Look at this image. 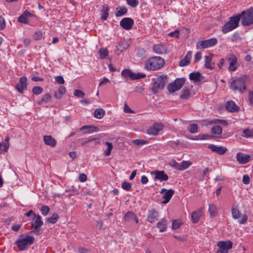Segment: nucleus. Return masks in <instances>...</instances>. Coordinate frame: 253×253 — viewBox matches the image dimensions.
<instances>
[{
	"label": "nucleus",
	"instance_id": "obj_1",
	"mask_svg": "<svg viewBox=\"0 0 253 253\" xmlns=\"http://www.w3.org/2000/svg\"><path fill=\"white\" fill-rule=\"evenodd\" d=\"M165 60L159 56H154L148 59L145 64V68L149 71H155L162 68L165 65Z\"/></svg>",
	"mask_w": 253,
	"mask_h": 253
},
{
	"label": "nucleus",
	"instance_id": "obj_2",
	"mask_svg": "<svg viewBox=\"0 0 253 253\" xmlns=\"http://www.w3.org/2000/svg\"><path fill=\"white\" fill-rule=\"evenodd\" d=\"M248 81V77L246 76H243L234 80L230 84V88L234 92L238 91L243 92L246 89V82Z\"/></svg>",
	"mask_w": 253,
	"mask_h": 253
},
{
	"label": "nucleus",
	"instance_id": "obj_3",
	"mask_svg": "<svg viewBox=\"0 0 253 253\" xmlns=\"http://www.w3.org/2000/svg\"><path fill=\"white\" fill-rule=\"evenodd\" d=\"M167 75H161L156 78H153V84L151 91L154 94H156L160 90L163 89L166 84L168 82Z\"/></svg>",
	"mask_w": 253,
	"mask_h": 253
},
{
	"label": "nucleus",
	"instance_id": "obj_4",
	"mask_svg": "<svg viewBox=\"0 0 253 253\" xmlns=\"http://www.w3.org/2000/svg\"><path fill=\"white\" fill-rule=\"evenodd\" d=\"M35 238L33 236L23 234L20 235L15 244L17 245L20 251L25 250L28 246L31 245L34 242Z\"/></svg>",
	"mask_w": 253,
	"mask_h": 253
},
{
	"label": "nucleus",
	"instance_id": "obj_5",
	"mask_svg": "<svg viewBox=\"0 0 253 253\" xmlns=\"http://www.w3.org/2000/svg\"><path fill=\"white\" fill-rule=\"evenodd\" d=\"M238 16L241 19V24L244 26H248L253 24V7L243 11Z\"/></svg>",
	"mask_w": 253,
	"mask_h": 253
},
{
	"label": "nucleus",
	"instance_id": "obj_6",
	"mask_svg": "<svg viewBox=\"0 0 253 253\" xmlns=\"http://www.w3.org/2000/svg\"><path fill=\"white\" fill-rule=\"evenodd\" d=\"M240 20V17H239L238 15L231 17L230 20L223 26L222 30V32L225 34L237 28L239 25Z\"/></svg>",
	"mask_w": 253,
	"mask_h": 253
},
{
	"label": "nucleus",
	"instance_id": "obj_7",
	"mask_svg": "<svg viewBox=\"0 0 253 253\" xmlns=\"http://www.w3.org/2000/svg\"><path fill=\"white\" fill-rule=\"evenodd\" d=\"M186 79L184 78L176 79L173 82L168 84V90L170 93H174L180 90L185 84Z\"/></svg>",
	"mask_w": 253,
	"mask_h": 253
},
{
	"label": "nucleus",
	"instance_id": "obj_8",
	"mask_svg": "<svg viewBox=\"0 0 253 253\" xmlns=\"http://www.w3.org/2000/svg\"><path fill=\"white\" fill-rule=\"evenodd\" d=\"M33 219H35V221L34 223H32L31 227L34 229L29 233L39 235L42 233L41 226L43 224V221L42 217L40 215L34 214Z\"/></svg>",
	"mask_w": 253,
	"mask_h": 253
},
{
	"label": "nucleus",
	"instance_id": "obj_9",
	"mask_svg": "<svg viewBox=\"0 0 253 253\" xmlns=\"http://www.w3.org/2000/svg\"><path fill=\"white\" fill-rule=\"evenodd\" d=\"M122 76L125 78H129L131 80L144 78L146 77L145 74L142 73H134L128 69H124L121 73Z\"/></svg>",
	"mask_w": 253,
	"mask_h": 253
},
{
	"label": "nucleus",
	"instance_id": "obj_10",
	"mask_svg": "<svg viewBox=\"0 0 253 253\" xmlns=\"http://www.w3.org/2000/svg\"><path fill=\"white\" fill-rule=\"evenodd\" d=\"M232 242L231 241H219L217 243V246L219 249L216 253H227L228 251L232 248Z\"/></svg>",
	"mask_w": 253,
	"mask_h": 253
},
{
	"label": "nucleus",
	"instance_id": "obj_11",
	"mask_svg": "<svg viewBox=\"0 0 253 253\" xmlns=\"http://www.w3.org/2000/svg\"><path fill=\"white\" fill-rule=\"evenodd\" d=\"M217 42L215 38H211L210 39L204 41H198L196 44L197 48L201 47L202 48H206L214 45Z\"/></svg>",
	"mask_w": 253,
	"mask_h": 253
},
{
	"label": "nucleus",
	"instance_id": "obj_12",
	"mask_svg": "<svg viewBox=\"0 0 253 253\" xmlns=\"http://www.w3.org/2000/svg\"><path fill=\"white\" fill-rule=\"evenodd\" d=\"M120 26L125 30H130L134 24L133 20L129 17H125L123 18L120 22Z\"/></svg>",
	"mask_w": 253,
	"mask_h": 253
},
{
	"label": "nucleus",
	"instance_id": "obj_13",
	"mask_svg": "<svg viewBox=\"0 0 253 253\" xmlns=\"http://www.w3.org/2000/svg\"><path fill=\"white\" fill-rule=\"evenodd\" d=\"M163 128L164 125L162 123L155 124L148 129L147 133L149 134L156 135Z\"/></svg>",
	"mask_w": 253,
	"mask_h": 253
},
{
	"label": "nucleus",
	"instance_id": "obj_14",
	"mask_svg": "<svg viewBox=\"0 0 253 253\" xmlns=\"http://www.w3.org/2000/svg\"><path fill=\"white\" fill-rule=\"evenodd\" d=\"M165 193L163 196V199H164L163 201V203L167 204L170 201L174 193V191L171 189L167 190L165 188H163L161 190V193Z\"/></svg>",
	"mask_w": 253,
	"mask_h": 253
},
{
	"label": "nucleus",
	"instance_id": "obj_15",
	"mask_svg": "<svg viewBox=\"0 0 253 253\" xmlns=\"http://www.w3.org/2000/svg\"><path fill=\"white\" fill-rule=\"evenodd\" d=\"M236 158L237 161L240 164H247L251 160L250 155L244 154L242 152H238L237 153Z\"/></svg>",
	"mask_w": 253,
	"mask_h": 253
},
{
	"label": "nucleus",
	"instance_id": "obj_16",
	"mask_svg": "<svg viewBox=\"0 0 253 253\" xmlns=\"http://www.w3.org/2000/svg\"><path fill=\"white\" fill-rule=\"evenodd\" d=\"M27 79L25 77H21L19 79V83L16 85V89L20 93H23V90L27 87Z\"/></svg>",
	"mask_w": 253,
	"mask_h": 253
},
{
	"label": "nucleus",
	"instance_id": "obj_17",
	"mask_svg": "<svg viewBox=\"0 0 253 253\" xmlns=\"http://www.w3.org/2000/svg\"><path fill=\"white\" fill-rule=\"evenodd\" d=\"M212 152H215L219 155H223L227 151V149L224 146H217L214 144H210L208 146Z\"/></svg>",
	"mask_w": 253,
	"mask_h": 253
},
{
	"label": "nucleus",
	"instance_id": "obj_18",
	"mask_svg": "<svg viewBox=\"0 0 253 253\" xmlns=\"http://www.w3.org/2000/svg\"><path fill=\"white\" fill-rule=\"evenodd\" d=\"M153 173L155 175V179L160 181H167L169 179L168 175L165 173L164 170H156Z\"/></svg>",
	"mask_w": 253,
	"mask_h": 253
},
{
	"label": "nucleus",
	"instance_id": "obj_19",
	"mask_svg": "<svg viewBox=\"0 0 253 253\" xmlns=\"http://www.w3.org/2000/svg\"><path fill=\"white\" fill-rule=\"evenodd\" d=\"M230 61L229 66V70L230 71H235L237 69V58L234 55H231L228 58Z\"/></svg>",
	"mask_w": 253,
	"mask_h": 253
},
{
	"label": "nucleus",
	"instance_id": "obj_20",
	"mask_svg": "<svg viewBox=\"0 0 253 253\" xmlns=\"http://www.w3.org/2000/svg\"><path fill=\"white\" fill-rule=\"evenodd\" d=\"M225 108L227 111L230 112H235L239 110V107L236 105L233 101H228L225 103Z\"/></svg>",
	"mask_w": 253,
	"mask_h": 253
},
{
	"label": "nucleus",
	"instance_id": "obj_21",
	"mask_svg": "<svg viewBox=\"0 0 253 253\" xmlns=\"http://www.w3.org/2000/svg\"><path fill=\"white\" fill-rule=\"evenodd\" d=\"M44 143L52 147L56 145V140L51 135H45L43 138Z\"/></svg>",
	"mask_w": 253,
	"mask_h": 253
},
{
	"label": "nucleus",
	"instance_id": "obj_22",
	"mask_svg": "<svg viewBox=\"0 0 253 253\" xmlns=\"http://www.w3.org/2000/svg\"><path fill=\"white\" fill-rule=\"evenodd\" d=\"M158 217V212L155 211V210H152L150 211L149 212L147 217V220L149 222L153 223L155 221L157 220Z\"/></svg>",
	"mask_w": 253,
	"mask_h": 253
},
{
	"label": "nucleus",
	"instance_id": "obj_23",
	"mask_svg": "<svg viewBox=\"0 0 253 253\" xmlns=\"http://www.w3.org/2000/svg\"><path fill=\"white\" fill-rule=\"evenodd\" d=\"M202 215V210L201 209L194 211L191 213L192 221L194 223H197Z\"/></svg>",
	"mask_w": 253,
	"mask_h": 253
},
{
	"label": "nucleus",
	"instance_id": "obj_24",
	"mask_svg": "<svg viewBox=\"0 0 253 253\" xmlns=\"http://www.w3.org/2000/svg\"><path fill=\"white\" fill-rule=\"evenodd\" d=\"M80 130L83 131L84 134L92 133L98 130V127L93 126H83L80 128Z\"/></svg>",
	"mask_w": 253,
	"mask_h": 253
},
{
	"label": "nucleus",
	"instance_id": "obj_25",
	"mask_svg": "<svg viewBox=\"0 0 253 253\" xmlns=\"http://www.w3.org/2000/svg\"><path fill=\"white\" fill-rule=\"evenodd\" d=\"M191 55L192 52L188 51L184 58L180 61L179 66L181 67H184L188 65L190 63V59L191 58Z\"/></svg>",
	"mask_w": 253,
	"mask_h": 253
},
{
	"label": "nucleus",
	"instance_id": "obj_26",
	"mask_svg": "<svg viewBox=\"0 0 253 253\" xmlns=\"http://www.w3.org/2000/svg\"><path fill=\"white\" fill-rule=\"evenodd\" d=\"M153 49L155 53L160 54L165 53L167 50V48L164 45L160 44L154 45Z\"/></svg>",
	"mask_w": 253,
	"mask_h": 253
},
{
	"label": "nucleus",
	"instance_id": "obj_27",
	"mask_svg": "<svg viewBox=\"0 0 253 253\" xmlns=\"http://www.w3.org/2000/svg\"><path fill=\"white\" fill-rule=\"evenodd\" d=\"M202 75L199 72H192L189 75V79L195 83L199 82L201 81Z\"/></svg>",
	"mask_w": 253,
	"mask_h": 253
},
{
	"label": "nucleus",
	"instance_id": "obj_28",
	"mask_svg": "<svg viewBox=\"0 0 253 253\" xmlns=\"http://www.w3.org/2000/svg\"><path fill=\"white\" fill-rule=\"evenodd\" d=\"M212 56H205V63L204 66L208 69H210L211 70H212L214 68V63H212V64L211 63V61Z\"/></svg>",
	"mask_w": 253,
	"mask_h": 253
},
{
	"label": "nucleus",
	"instance_id": "obj_29",
	"mask_svg": "<svg viewBox=\"0 0 253 253\" xmlns=\"http://www.w3.org/2000/svg\"><path fill=\"white\" fill-rule=\"evenodd\" d=\"M127 47L125 43H119L115 49V53L117 55H120L121 52L125 51Z\"/></svg>",
	"mask_w": 253,
	"mask_h": 253
},
{
	"label": "nucleus",
	"instance_id": "obj_30",
	"mask_svg": "<svg viewBox=\"0 0 253 253\" xmlns=\"http://www.w3.org/2000/svg\"><path fill=\"white\" fill-rule=\"evenodd\" d=\"M105 111L101 108L96 109L94 112V116L97 119H100L105 115Z\"/></svg>",
	"mask_w": 253,
	"mask_h": 253
},
{
	"label": "nucleus",
	"instance_id": "obj_31",
	"mask_svg": "<svg viewBox=\"0 0 253 253\" xmlns=\"http://www.w3.org/2000/svg\"><path fill=\"white\" fill-rule=\"evenodd\" d=\"M109 8L107 5H103L101 10V19L102 20H106L108 16Z\"/></svg>",
	"mask_w": 253,
	"mask_h": 253
},
{
	"label": "nucleus",
	"instance_id": "obj_32",
	"mask_svg": "<svg viewBox=\"0 0 253 253\" xmlns=\"http://www.w3.org/2000/svg\"><path fill=\"white\" fill-rule=\"evenodd\" d=\"M157 226L161 232L165 231L167 229V220L164 219H162L157 223Z\"/></svg>",
	"mask_w": 253,
	"mask_h": 253
},
{
	"label": "nucleus",
	"instance_id": "obj_33",
	"mask_svg": "<svg viewBox=\"0 0 253 253\" xmlns=\"http://www.w3.org/2000/svg\"><path fill=\"white\" fill-rule=\"evenodd\" d=\"M209 211L210 215L213 217L216 216L217 214L216 207L213 204H211L209 205Z\"/></svg>",
	"mask_w": 253,
	"mask_h": 253
},
{
	"label": "nucleus",
	"instance_id": "obj_34",
	"mask_svg": "<svg viewBox=\"0 0 253 253\" xmlns=\"http://www.w3.org/2000/svg\"><path fill=\"white\" fill-rule=\"evenodd\" d=\"M192 165V163L189 161H183L179 164V170H183L189 168Z\"/></svg>",
	"mask_w": 253,
	"mask_h": 253
},
{
	"label": "nucleus",
	"instance_id": "obj_35",
	"mask_svg": "<svg viewBox=\"0 0 253 253\" xmlns=\"http://www.w3.org/2000/svg\"><path fill=\"white\" fill-rule=\"evenodd\" d=\"M222 128L219 126L215 125L211 128V133L215 135H220L222 133Z\"/></svg>",
	"mask_w": 253,
	"mask_h": 253
},
{
	"label": "nucleus",
	"instance_id": "obj_36",
	"mask_svg": "<svg viewBox=\"0 0 253 253\" xmlns=\"http://www.w3.org/2000/svg\"><path fill=\"white\" fill-rule=\"evenodd\" d=\"M117 10V11L115 14L117 17H120L125 15L127 12V9L126 7H119Z\"/></svg>",
	"mask_w": 253,
	"mask_h": 253
},
{
	"label": "nucleus",
	"instance_id": "obj_37",
	"mask_svg": "<svg viewBox=\"0 0 253 253\" xmlns=\"http://www.w3.org/2000/svg\"><path fill=\"white\" fill-rule=\"evenodd\" d=\"M135 218V214L132 211H127L124 215V220L126 222H129Z\"/></svg>",
	"mask_w": 253,
	"mask_h": 253
},
{
	"label": "nucleus",
	"instance_id": "obj_38",
	"mask_svg": "<svg viewBox=\"0 0 253 253\" xmlns=\"http://www.w3.org/2000/svg\"><path fill=\"white\" fill-rule=\"evenodd\" d=\"M190 95V92L188 88L183 89L180 93V97L182 99H188Z\"/></svg>",
	"mask_w": 253,
	"mask_h": 253
},
{
	"label": "nucleus",
	"instance_id": "obj_39",
	"mask_svg": "<svg viewBox=\"0 0 253 253\" xmlns=\"http://www.w3.org/2000/svg\"><path fill=\"white\" fill-rule=\"evenodd\" d=\"M242 136L245 138L253 137V131L246 128L243 130Z\"/></svg>",
	"mask_w": 253,
	"mask_h": 253
},
{
	"label": "nucleus",
	"instance_id": "obj_40",
	"mask_svg": "<svg viewBox=\"0 0 253 253\" xmlns=\"http://www.w3.org/2000/svg\"><path fill=\"white\" fill-rule=\"evenodd\" d=\"M99 52L101 59L106 58L109 53L108 50L107 48H100L99 50Z\"/></svg>",
	"mask_w": 253,
	"mask_h": 253
},
{
	"label": "nucleus",
	"instance_id": "obj_41",
	"mask_svg": "<svg viewBox=\"0 0 253 253\" xmlns=\"http://www.w3.org/2000/svg\"><path fill=\"white\" fill-rule=\"evenodd\" d=\"M59 216L58 215L55 213L52 214V215L51 217H49L46 219V221L50 223H55L58 219Z\"/></svg>",
	"mask_w": 253,
	"mask_h": 253
},
{
	"label": "nucleus",
	"instance_id": "obj_42",
	"mask_svg": "<svg viewBox=\"0 0 253 253\" xmlns=\"http://www.w3.org/2000/svg\"><path fill=\"white\" fill-rule=\"evenodd\" d=\"M9 147V144L2 142L0 143V153L6 152Z\"/></svg>",
	"mask_w": 253,
	"mask_h": 253
},
{
	"label": "nucleus",
	"instance_id": "obj_43",
	"mask_svg": "<svg viewBox=\"0 0 253 253\" xmlns=\"http://www.w3.org/2000/svg\"><path fill=\"white\" fill-rule=\"evenodd\" d=\"M188 130L191 133H195L198 132V126L196 124L190 125L188 127Z\"/></svg>",
	"mask_w": 253,
	"mask_h": 253
},
{
	"label": "nucleus",
	"instance_id": "obj_44",
	"mask_svg": "<svg viewBox=\"0 0 253 253\" xmlns=\"http://www.w3.org/2000/svg\"><path fill=\"white\" fill-rule=\"evenodd\" d=\"M231 213L232 217L234 219H237L240 216V211L236 208L232 207Z\"/></svg>",
	"mask_w": 253,
	"mask_h": 253
},
{
	"label": "nucleus",
	"instance_id": "obj_45",
	"mask_svg": "<svg viewBox=\"0 0 253 253\" xmlns=\"http://www.w3.org/2000/svg\"><path fill=\"white\" fill-rule=\"evenodd\" d=\"M105 144L107 145V149L105 151L104 154L105 156H108L111 154V151L113 149V145L111 143L109 142H106Z\"/></svg>",
	"mask_w": 253,
	"mask_h": 253
},
{
	"label": "nucleus",
	"instance_id": "obj_46",
	"mask_svg": "<svg viewBox=\"0 0 253 253\" xmlns=\"http://www.w3.org/2000/svg\"><path fill=\"white\" fill-rule=\"evenodd\" d=\"M182 223L180 220H173L172 223V229H177L180 227Z\"/></svg>",
	"mask_w": 253,
	"mask_h": 253
},
{
	"label": "nucleus",
	"instance_id": "obj_47",
	"mask_svg": "<svg viewBox=\"0 0 253 253\" xmlns=\"http://www.w3.org/2000/svg\"><path fill=\"white\" fill-rule=\"evenodd\" d=\"M43 91V88L41 86H35L32 89V92L34 94L39 95Z\"/></svg>",
	"mask_w": 253,
	"mask_h": 253
},
{
	"label": "nucleus",
	"instance_id": "obj_48",
	"mask_svg": "<svg viewBox=\"0 0 253 253\" xmlns=\"http://www.w3.org/2000/svg\"><path fill=\"white\" fill-rule=\"evenodd\" d=\"M74 95L77 97L83 98L85 93L81 90L76 89L74 90Z\"/></svg>",
	"mask_w": 253,
	"mask_h": 253
},
{
	"label": "nucleus",
	"instance_id": "obj_49",
	"mask_svg": "<svg viewBox=\"0 0 253 253\" xmlns=\"http://www.w3.org/2000/svg\"><path fill=\"white\" fill-rule=\"evenodd\" d=\"M122 187L126 191H130L131 190V184L128 182L125 181L122 183Z\"/></svg>",
	"mask_w": 253,
	"mask_h": 253
},
{
	"label": "nucleus",
	"instance_id": "obj_50",
	"mask_svg": "<svg viewBox=\"0 0 253 253\" xmlns=\"http://www.w3.org/2000/svg\"><path fill=\"white\" fill-rule=\"evenodd\" d=\"M180 143V142L179 140H177L176 141H169L168 142L167 145L172 148H175L177 147Z\"/></svg>",
	"mask_w": 253,
	"mask_h": 253
},
{
	"label": "nucleus",
	"instance_id": "obj_51",
	"mask_svg": "<svg viewBox=\"0 0 253 253\" xmlns=\"http://www.w3.org/2000/svg\"><path fill=\"white\" fill-rule=\"evenodd\" d=\"M240 218L238 220L239 223L244 224L247 221L248 217L246 214H244L241 215H240Z\"/></svg>",
	"mask_w": 253,
	"mask_h": 253
},
{
	"label": "nucleus",
	"instance_id": "obj_52",
	"mask_svg": "<svg viewBox=\"0 0 253 253\" xmlns=\"http://www.w3.org/2000/svg\"><path fill=\"white\" fill-rule=\"evenodd\" d=\"M128 4L132 7H136L138 4L139 1L137 0H126Z\"/></svg>",
	"mask_w": 253,
	"mask_h": 253
},
{
	"label": "nucleus",
	"instance_id": "obj_53",
	"mask_svg": "<svg viewBox=\"0 0 253 253\" xmlns=\"http://www.w3.org/2000/svg\"><path fill=\"white\" fill-rule=\"evenodd\" d=\"M18 21L23 24H27L28 23V18L24 16L23 14L21 15L18 18Z\"/></svg>",
	"mask_w": 253,
	"mask_h": 253
},
{
	"label": "nucleus",
	"instance_id": "obj_54",
	"mask_svg": "<svg viewBox=\"0 0 253 253\" xmlns=\"http://www.w3.org/2000/svg\"><path fill=\"white\" fill-rule=\"evenodd\" d=\"M132 142L137 146H142L146 143V141L142 139H135Z\"/></svg>",
	"mask_w": 253,
	"mask_h": 253
},
{
	"label": "nucleus",
	"instance_id": "obj_55",
	"mask_svg": "<svg viewBox=\"0 0 253 253\" xmlns=\"http://www.w3.org/2000/svg\"><path fill=\"white\" fill-rule=\"evenodd\" d=\"M49 211V208L47 206H43L41 209L42 213L43 215H46L48 214Z\"/></svg>",
	"mask_w": 253,
	"mask_h": 253
},
{
	"label": "nucleus",
	"instance_id": "obj_56",
	"mask_svg": "<svg viewBox=\"0 0 253 253\" xmlns=\"http://www.w3.org/2000/svg\"><path fill=\"white\" fill-rule=\"evenodd\" d=\"M55 81L60 84H62L65 82L63 77L61 76H58L55 77Z\"/></svg>",
	"mask_w": 253,
	"mask_h": 253
},
{
	"label": "nucleus",
	"instance_id": "obj_57",
	"mask_svg": "<svg viewBox=\"0 0 253 253\" xmlns=\"http://www.w3.org/2000/svg\"><path fill=\"white\" fill-rule=\"evenodd\" d=\"M51 94L49 93H47L45 95H44L42 97V100L43 101V102H48L51 99Z\"/></svg>",
	"mask_w": 253,
	"mask_h": 253
},
{
	"label": "nucleus",
	"instance_id": "obj_58",
	"mask_svg": "<svg viewBox=\"0 0 253 253\" xmlns=\"http://www.w3.org/2000/svg\"><path fill=\"white\" fill-rule=\"evenodd\" d=\"M179 164H180L176 162L175 160H172L169 164L170 166L174 168L175 169L177 170H179Z\"/></svg>",
	"mask_w": 253,
	"mask_h": 253
},
{
	"label": "nucleus",
	"instance_id": "obj_59",
	"mask_svg": "<svg viewBox=\"0 0 253 253\" xmlns=\"http://www.w3.org/2000/svg\"><path fill=\"white\" fill-rule=\"evenodd\" d=\"M169 36L170 37H173L176 38H178L179 37V31L176 30L174 32L169 33Z\"/></svg>",
	"mask_w": 253,
	"mask_h": 253
},
{
	"label": "nucleus",
	"instance_id": "obj_60",
	"mask_svg": "<svg viewBox=\"0 0 253 253\" xmlns=\"http://www.w3.org/2000/svg\"><path fill=\"white\" fill-rule=\"evenodd\" d=\"M250 178L248 175H244L243 177L242 182L245 184H248L250 183Z\"/></svg>",
	"mask_w": 253,
	"mask_h": 253
},
{
	"label": "nucleus",
	"instance_id": "obj_61",
	"mask_svg": "<svg viewBox=\"0 0 253 253\" xmlns=\"http://www.w3.org/2000/svg\"><path fill=\"white\" fill-rule=\"evenodd\" d=\"M5 27V23L4 18L0 16V30H3Z\"/></svg>",
	"mask_w": 253,
	"mask_h": 253
},
{
	"label": "nucleus",
	"instance_id": "obj_62",
	"mask_svg": "<svg viewBox=\"0 0 253 253\" xmlns=\"http://www.w3.org/2000/svg\"><path fill=\"white\" fill-rule=\"evenodd\" d=\"M87 179L86 175L84 173H81L79 175V180L80 182H85Z\"/></svg>",
	"mask_w": 253,
	"mask_h": 253
},
{
	"label": "nucleus",
	"instance_id": "obj_63",
	"mask_svg": "<svg viewBox=\"0 0 253 253\" xmlns=\"http://www.w3.org/2000/svg\"><path fill=\"white\" fill-rule=\"evenodd\" d=\"M202 57V53L200 52H197L195 54L194 62H198Z\"/></svg>",
	"mask_w": 253,
	"mask_h": 253
},
{
	"label": "nucleus",
	"instance_id": "obj_64",
	"mask_svg": "<svg viewBox=\"0 0 253 253\" xmlns=\"http://www.w3.org/2000/svg\"><path fill=\"white\" fill-rule=\"evenodd\" d=\"M42 33L41 32L38 31L35 33L34 38L36 40H38L42 38Z\"/></svg>",
	"mask_w": 253,
	"mask_h": 253
}]
</instances>
